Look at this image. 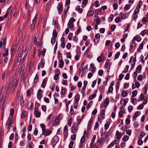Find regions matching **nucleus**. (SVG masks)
<instances>
[{"label":"nucleus","mask_w":148,"mask_h":148,"mask_svg":"<svg viewBox=\"0 0 148 148\" xmlns=\"http://www.w3.org/2000/svg\"><path fill=\"white\" fill-rule=\"evenodd\" d=\"M13 123L12 117H9L6 123L5 127L8 130H9L11 125Z\"/></svg>","instance_id":"1"},{"label":"nucleus","mask_w":148,"mask_h":148,"mask_svg":"<svg viewBox=\"0 0 148 148\" xmlns=\"http://www.w3.org/2000/svg\"><path fill=\"white\" fill-rule=\"evenodd\" d=\"M59 140V138L56 136H54L52 138L51 142L52 143V145L53 147H54Z\"/></svg>","instance_id":"2"},{"label":"nucleus","mask_w":148,"mask_h":148,"mask_svg":"<svg viewBox=\"0 0 148 148\" xmlns=\"http://www.w3.org/2000/svg\"><path fill=\"white\" fill-rule=\"evenodd\" d=\"M78 126H77L75 123H73L72 127V132L73 134H76L78 130Z\"/></svg>","instance_id":"3"},{"label":"nucleus","mask_w":148,"mask_h":148,"mask_svg":"<svg viewBox=\"0 0 148 148\" xmlns=\"http://www.w3.org/2000/svg\"><path fill=\"white\" fill-rule=\"evenodd\" d=\"M5 98H4L2 96L0 100V107H1L2 109L4 108L5 106Z\"/></svg>","instance_id":"4"},{"label":"nucleus","mask_w":148,"mask_h":148,"mask_svg":"<svg viewBox=\"0 0 148 148\" xmlns=\"http://www.w3.org/2000/svg\"><path fill=\"white\" fill-rule=\"evenodd\" d=\"M75 21V19H70V20L68 24V25L69 26V29H71L73 27V22Z\"/></svg>","instance_id":"5"},{"label":"nucleus","mask_w":148,"mask_h":148,"mask_svg":"<svg viewBox=\"0 0 148 148\" xmlns=\"http://www.w3.org/2000/svg\"><path fill=\"white\" fill-rule=\"evenodd\" d=\"M43 90L40 89L38 90L37 93V97L38 99L40 100L41 98L42 97V93Z\"/></svg>","instance_id":"6"},{"label":"nucleus","mask_w":148,"mask_h":148,"mask_svg":"<svg viewBox=\"0 0 148 148\" xmlns=\"http://www.w3.org/2000/svg\"><path fill=\"white\" fill-rule=\"evenodd\" d=\"M104 58L103 57V54L101 53V55L99 56L97 59V60L99 62H101L102 61H104L105 60Z\"/></svg>","instance_id":"7"},{"label":"nucleus","mask_w":148,"mask_h":148,"mask_svg":"<svg viewBox=\"0 0 148 148\" xmlns=\"http://www.w3.org/2000/svg\"><path fill=\"white\" fill-rule=\"evenodd\" d=\"M57 10L59 12V14H60L62 10V5L61 4H59L57 6Z\"/></svg>","instance_id":"8"},{"label":"nucleus","mask_w":148,"mask_h":148,"mask_svg":"<svg viewBox=\"0 0 148 148\" xmlns=\"http://www.w3.org/2000/svg\"><path fill=\"white\" fill-rule=\"evenodd\" d=\"M23 56V54L22 53H21L20 54H19L17 59V61L18 62H20L21 61H22V62H23V60L24 58V57L25 56V55L23 58H22Z\"/></svg>","instance_id":"9"},{"label":"nucleus","mask_w":148,"mask_h":148,"mask_svg":"<svg viewBox=\"0 0 148 148\" xmlns=\"http://www.w3.org/2000/svg\"><path fill=\"white\" fill-rule=\"evenodd\" d=\"M116 138L118 139V143H119V140L121 137L122 135L121 133L117 130L116 132Z\"/></svg>","instance_id":"10"},{"label":"nucleus","mask_w":148,"mask_h":148,"mask_svg":"<svg viewBox=\"0 0 148 148\" xmlns=\"http://www.w3.org/2000/svg\"><path fill=\"white\" fill-rule=\"evenodd\" d=\"M27 112L26 111H23L21 113V117L22 119H23L24 118L26 117L27 115Z\"/></svg>","instance_id":"11"},{"label":"nucleus","mask_w":148,"mask_h":148,"mask_svg":"<svg viewBox=\"0 0 148 148\" xmlns=\"http://www.w3.org/2000/svg\"><path fill=\"white\" fill-rule=\"evenodd\" d=\"M93 121V119L92 118H91L89 120L88 126V130L89 131L90 129L91 126L92 124V123Z\"/></svg>","instance_id":"12"},{"label":"nucleus","mask_w":148,"mask_h":148,"mask_svg":"<svg viewBox=\"0 0 148 148\" xmlns=\"http://www.w3.org/2000/svg\"><path fill=\"white\" fill-rule=\"evenodd\" d=\"M95 12H97L99 14L101 15L103 13L105 12V11L102 9L99 8L96 10Z\"/></svg>","instance_id":"13"},{"label":"nucleus","mask_w":148,"mask_h":148,"mask_svg":"<svg viewBox=\"0 0 148 148\" xmlns=\"http://www.w3.org/2000/svg\"><path fill=\"white\" fill-rule=\"evenodd\" d=\"M121 14V18L120 17H116L115 18H126L127 17V16H128V14H123L122 13Z\"/></svg>","instance_id":"14"},{"label":"nucleus","mask_w":148,"mask_h":148,"mask_svg":"<svg viewBox=\"0 0 148 148\" xmlns=\"http://www.w3.org/2000/svg\"><path fill=\"white\" fill-rule=\"evenodd\" d=\"M18 83V81L17 80H16L15 82H13L12 88L13 89V90L14 89V88L17 86Z\"/></svg>","instance_id":"15"},{"label":"nucleus","mask_w":148,"mask_h":148,"mask_svg":"<svg viewBox=\"0 0 148 148\" xmlns=\"http://www.w3.org/2000/svg\"><path fill=\"white\" fill-rule=\"evenodd\" d=\"M47 81V79L46 78H45L44 79L42 83V84L41 85V86L43 88H44L45 87V86L46 85V82Z\"/></svg>","instance_id":"16"},{"label":"nucleus","mask_w":148,"mask_h":148,"mask_svg":"<svg viewBox=\"0 0 148 148\" xmlns=\"http://www.w3.org/2000/svg\"><path fill=\"white\" fill-rule=\"evenodd\" d=\"M45 64V60L44 59H42L41 60V62L40 63V65L41 68H43Z\"/></svg>","instance_id":"17"},{"label":"nucleus","mask_w":148,"mask_h":148,"mask_svg":"<svg viewBox=\"0 0 148 148\" xmlns=\"http://www.w3.org/2000/svg\"><path fill=\"white\" fill-rule=\"evenodd\" d=\"M145 135V133L143 131H141L140 132V134L138 137V138L140 139H141Z\"/></svg>","instance_id":"18"},{"label":"nucleus","mask_w":148,"mask_h":148,"mask_svg":"<svg viewBox=\"0 0 148 148\" xmlns=\"http://www.w3.org/2000/svg\"><path fill=\"white\" fill-rule=\"evenodd\" d=\"M39 81V77L37 74H36L34 79V81L35 84L37 83Z\"/></svg>","instance_id":"19"},{"label":"nucleus","mask_w":148,"mask_h":148,"mask_svg":"<svg viewBox=\"0 0 148 148\" xmlns=\"http://www.w3.org/2000/svg\"><path fill=\"white\" fill-rule=\"evenodd\" d=\"M21 105L22 106H23L24 105L25 101L24 100L23 97L22 96L20 97V102Z\"/></svg>","instance_id":"20"},{"label":"nucleus","mask_w":148,"mask_h":148,"mask_svg":"<svg viewBox=\"0 0 148 148\" xmlns=\"http://www.w3.org/2000/svg\"><path fill=\"white\" fill-rule=\"evenodd\" d=\"M141 34L144 36L145 34L148 35V30L147 29H145L143 31L141 32Z\"/></svg>","instance_id":"21"},{"label":"nucleus","mask_w":148,"mask_h":148,"mask_svg":"<svg viewBox=\"0 0 148 148\" xmlns=\"http://www.w3.org/2000/svg\"><path fill=\"white\" fill-rule=\"evenodd\" d=\"M80 99V95L79 94H77L75 97V101H79Z\"/></svg>","instance_id":"22"},{"label":"nucleus","mask_w":148,"mask_h":148,"mask_svg":"<svg viewBox=\"0 0 148 148\" xmlns=\"http://www.w3.org/2000/svg\"><path fill=\"white\" fill-rule=\"evenodd\" d=\"M113 88L112 87L109 86L108 89V91L107 92V94H108L109 93L112 92L113 90Z\"/></svg>","instance_id":"23"},{"label":"nucleus","mask_w":148,"mask_h":148,"mask_svg":"<svg viewBox=\"0 0 148 148\" xmlns=\"http://www.w3.org/2000/svg\"><path fill=\"white\" fill-rule=\"evenodd\" d=\"M60 62L59 67L60 68H62L63 67L64 64V62L62 58L60 60Z\"/></svg>","instance_id":"24"},{"label":"nucleus","mask_w":148,"mask_h":148,"mask_svg":"<svg viewBox=\"0 0 148 148\" xmlns=\"http://www.w3.org/2000/svg\"><path fill=\"white\" fill-rule=\"evenodd\" d=\"M66 88L63 87L61 88V93L62 95H64L65 94Z\"/></svg>","instance_id":"25"},{"label":"nucleus","mask_w":148,"mask_h":148,"mask_svg":"<svg viewBox=\"0 0 148 148\" xmlns=\"http://www.w3.org/2000/svg\"><path fill=\"white\" fill-rule=\"evenodd\" d=\"M148 88V85L146 84L145 85L144 87V94L146 95L147 93V88Z\"/></svg>","instance_id":"26"},{"label":"nucleus","mask_w":148,"mask_h":148,"mask_svg":"<svg viewBox=\"0 0 148 148\" xmlns=\"http://www.w3.org/2000/svg\"><path fill=\"white\" fill-rule=\"evenodd\" d=\"M76 10L78 11V12L80 13H82L83 11V9L82 8H80V6H78L76 8Z\"/></svg>","instance_id":"27"},{"label":"nucleus","mask_w":148,"mask_h":148,"mask_svg":"<svg viewBox=\"0 0 148 148\" xmlns=\"http://www.w3.org/2000/svg\"><path fill=\"white\" fill-rule=\"evenodd\" d=\"M34 113L35 114L36 118H39L41 115V112L39 111L37 112Z\"/></svg>","instance_id":"28"},{"label":"nucleus","mask_w":148,"mask_h":148,"mask_svg":"<svg viewBox=\"0 0 148 148\" xmlns=\"http://www.w3.org/2000/svg\"><path fill=\"white\" fill-rule=\"evenodd\" d=\"M82 120V119L80 118V116H77V121H78V125H79V124L80 123Z\"/></svg>","instance_id":"29"},{"label":"nucleus","mask_w":148,"mask_h":148,"mask_svg":"<svg viewBox=\"0 0 148 148\" xmlns=\"http://www.w3.org/2000/svg\"><path fill=\"white\" fill-rule=\"evenodd\" d=\"M121 93L122 96L124 97H126L127 95V93L125 90L123 91Z\"/></svg>","instance_id":"30"},{"label":"nucleus","mask_w":148,"mask_h":148,"mask_svg":"<svg viewBox=\"0 0 148 148\" xmlns=\"http://www.w3.org/2000/svg\"><path fill=\"white\" fill-rule=\"evenodd\" d=\"M137 94V91L136 90H134L132 93V97H136Z\"/></svg>","instance_id":"31"},{"label":"nucleus","mask_w":148,"mask_h":148,"mask_svg":"<svg viewBox=\"0 0 148 148\" xmlns=\"http://www.w3.org/2000/svg\"><path fill=\"white\" fill-rule=\"evenodd\" d=\"M94 11L93 10L89 11L87 15V16H89L92 15L94 14Z\"/></svg>","instance_id":"32"},{"label":"nucleus","mask_w":148,"mask_h":148,"mask_svg":"<svg viewBox=\"0 0 148 148\" xmlns=\"http://www.w3.org/2000/svg\"><path fill=\"white\" fill-rule=\"evenodd\" d=\"M129 68V66L128 65H126L125 66V69L124 70L122 71L123 73H127L128 71Z\"/></svg>","instance_id":"33"},{"label":"nucleus","mask_w":148,"mask_h":148,"mask_svg":"<svg viewBox=\"0 0 148 148\" xmlns=\"http://www.w3.org/2000/svg\"><path fill=\"white\" fill-rule=\"evenodd\" d=\"M142 69V66L141 65H139L138 66L136 67V71L137 73H139V72L138 71V70L139 71V72Z\"/></svg>","instance_id":"34"},{"label":"nucleus","mask_w":148,"mask_h":148,"mask_svg":"<svg viewBox=\"0 0 148 148\" xmlns=\"http://www.w3.org/2000/svg\"><path fill=\"white\" fill-rule=\"evenodd\" d=\"M129 139V137L128 136H125L122 138V140L124 142L127 141Z\"/></svg>","instance_id":"35"},{"label":"nucleus","mask_w":148,"mask_h":148,"mask_svg":"<svg viewBox=\"0 0 148 148\" xmlns=\"http://www.w3.org/2000/svg\"><path fill=\"white\" fill-rule=\"evenodd\" d=\"M74 110L73 108V106H71L70 111L69 112V114L70 116H71L73 115V112Z\"/></svg>","instance_id":"36"},{"label":"nucleus","mask_w":148,"mask_h":148,"mask_svg":"<svg viewBox=\"0 0 148 148\" xmlns=\"http://www.w3.org/2000/svg\"><path fill=\"white\" fill-rule=\"evenodd\" d=\"M109 99L106 98L105 99L104 101V103L106 105V106L108 105L109 104Z\"/></svg>","instance_id":"37"},{"label":"nucleus","mask_w":148,"mask_h":148,"mask_svg":"<svg viewBox=\"0 0 148 148\" xmlns=\"http://www.w3.org/2000/svg\"><path fill=\"white\" fill-rule=\"evenodd\" d=\"M59 121L58 119H56L54 122V125L55 126H57L59 125Z\"/></svg>","instance_id":"38"},{"label":"nucleus","mask_w":148,"mask_h":148,"mask_svg":"<svg viewBox=\"0 0 148 148\" xmlns=\"http://www.w3.org/2000/svg\"><path fill=\"white\" fill-rule=\"evenodd\" d=\"M57 34H58L56 33V30L54 29L52 33L53 36L55 38H56L57 36Z\"/></svg>","instance_id":"39"},{"label":"nucleus","mask_w":148,"mask_h":148,"mask_svg":"<svg viewBox=\"0 0 148 148\" xmlns=\"http://www.w3.org/2000/svg\"><path fill=\"white\" fill-rule=\"evenodd\" d=\"M82 32V29L80 28H78L77 31L75 32V35H77Z\"/></svg>","instance_id":"40"},{"label":"nucleus","mask_w":148,"mask_h":148,"mask_svg":"<svg viewBox=\"0 0 148 148\" xmlns=\"http://www.w3.org/2000/svg\"><path fill=\"white\" fill-rule=\"evenodd\" d=\"M145 40H144L140 44V45L139 48L140 49H142L143 48V46L144 44L145 43V42L144 41Z\"/></svg>","instance_id":"41"},{"label":"nucleus","mask_w":148,"mask_h":148,"mask_svg":"<svg viewBox=\"0 0 148 148\" xmlns=\"http://www.w3.org/2000/svg\"><path fill=\"white\" fill-rule=\"evenodd\" d=\"M96 138V135H94L93 136V138L92 139V142H91V145L94 143L95 141Z\"/></svg>","instance_id":"42"},{"label":"nucleus","mask_w":148,"mask_h":148,"mask_svg":"<svg viewBox=\"0 0 148 148\" xmlns=\"http://www.w3.org/2000/svg\"><path fill=\"white\" fill-rule=\"evenodd\" d=\"M96 96V94H94L92 95L89 96V99L90 100H92Z\"/></svg>","instance_id":"43"},{"label":"nucleus","mask_w":148,"mask_h":148,"mask_svg":"<svg viewBox=\"0 0 148 148\" xmlns=\"http://www.w3.org/2000/svg\"><path fill=\"white\" fill-rule=\"evenodd\" d=\"M98 75L100 76H102L103 74V71L102 70H99L98 71Z\"/></svg>","instance_id":"44"},{"label":"nucleus","mask_w":148,"mask_h":148,"mask_svg":"<svg viewBox=\"0 0 148 148\" xmlns=\"http://www.w3.org/2000/svg\"><path fill=\"white\" fill-rule=\"evenodd\" d=\"M76 135L75 134H74L71 135V139L72 140H75L76 138Z\"/></svg>","instance_id":"45"},{"label":"nucleus","mask_w":148,"mask_h":148,"mask_svg":"<svg viewBox=\"0 0 148 148\" xmlns=\"http://www.w3.org/2000/svg\"><path fill=\"white\" fill-rule=\"evenodd\" d=\"M141 37L139 36H137L135 38V40H136L138 42H140L141 40Z\"/></svg>","instance_id":"46"},{"label":"nucleus","mask_w":148,"mask_h":148,"mask_svg":"<svg viewBox=\"0 0 148 148\" xmlns=\"http://www.w3.org/2000/svg\"><path fill=\"white\" fill-rule=\"evenodd\" d=\"M143 106H144L143 105V104H141L139 105L137 107V109L138 110H141L143 108Z\"/></svg>","instance_id":"47"},{"label":"nucleus","mask_w":148,"mask_h":148,"mask_svg":"<svg viewBox=\"0 0 148 148\" xmlns=\"http://www.w3.org/2000/svg\"><path fill=\"white\" fill-rule=\"evenodd\" d=\"M134 97H132L131 98V102L132 103L134 104H134V101H135V102L137 101V99L135 98H133Z\"/></svg>","instance_id":"48"},{"label":"nucleus","mask_w":148,"mask_h":148,"mask_svg":"<svg viewBox=\"0 0 148 148\" xmlns=\"http://www.w3.org/2000/svg\"><path fill=\"white\" fill-rule=\"evenodd\" d=\"M120 54V52H117L115 55V57H114V59H117L119 57Z\"/></svg>","instance_id":"49"},{"label":"nucleus","mask_w":148,"mask_h":148,"mask_svg":"<svg viewBox=\"0 0 148 148\" xmlns=\"http://www.w3.org/2000/svg\"><path fill=\"white\" fill-rule=\"evenodd\" d=\"M73 36V34L72 33H70L68 36V38L70 40H71L72 39V37Z\"/></svg>","instance_id":"50"},{"label":"nucleus","mask_w":148,"mask_h":148,"mask_svg":"<svg viewBox=\"0 0 148 148\" xmlns=\"http://www.w3.org/2000/svg\"><path fill=\"white\" fill-rule=\"evenodd\" d=\"M143 2L142 1H139V3L138 5L137 6V8H138V9H139L141 5H142Z\"/></svg>","instance_id":"51"},{"label":"nucleus","mask_w":148,"mask_h":148,"mask_svg":"<svg viewBox=\"0 0 148 148\" xmlns=\"http://www.w3.org/2000/svg\"><path fill=\"white\" fill-rule=\"evenodd\" d=\"M85 140V137L84 136H83L82 137L80 140V143H84Z\"/></svg>","instance_id":"52"},{"label":"nucleus","mask_w":148,"mask_h":148,"mask_svg":"<svg viewBox=\"0 0 148 148\" xmlns=\"http://www.w3.org/2000/svg\"><path fill=\"white\" fill-rule=\"evenodd\" d=\"M123 111L122 110H121L119 112V117L121 118L123 116Z\"/></svg>","instance_id":"53"},{"label":"nucleus","mask_w":148,"mask_h":148,"mask_svg":"<svg viewBox=\"0 0 148 148\" xmlns=\"http://www.w3.org/2000/svg\"><path fill=\"white\" fill-rule=\"evenodd\" d=\"M116 27V26L114 25H112L111 27V30L112 32L114 30Z\"/></svg>","instance_id":"54"},{"label":"nucleus","mask_w":148,"mask_h":148,"mask_svg":"<svg viewBox=\"0 0 148 148\" xmlns=\"http://www.w3.org/2000/svg\"><path fill=\"white\" fill-rule=\"evenodd\" d=\"M73 144V142L72 141H71L69 145V148H72Z\"/></svg>","instance_id":"55"},{"label":"nucleus","mask_w":148,"mask_h":148,"mask_svg":"<svg viewBox=\"0 0 148 148\" xmlns=\"http://www.w3.org/2000/svg\"><path fill=\"white\" fill-rule=\"evenodd\" d=\"M66 56L67 58H71V55L69 52L66 53Z\"/></svg>","instance_id":"56"},{"label":"nucleus","mask_w":148,"mask_h":148,"mask_svg":"<svg viewBox=\"0 0 148 148\" xmlns=\"http://www.w3.org/2000/svg\"><path fill=\"white\" fill-rule=\"evenodd\" d=\"M128 111L130 112L133 110L132 106H129L128 108Z\"/></svg>","instance_id":"57"},{"label":"nucleus","mask_w":148,"mask_h":148,"mask_svg":"<svg viewBox=\"0 0 148 148\" xmlns=\"http://www.w3.org/2000/svg\"><path fill=\"white\" fill-rule=\"evenodd\" d=\"M118 5L117 3H115L113 5V8L114 10H116L118 8Z\"/></svg>","instance_id":"58"},{"label":"nucleus","mask_w":148,"mask_h":148,"mask_svg":"<svg viewBox=\"0 0 148 148\" xmlns=\"http://www.w3.org/2000/svg\"><path fill=\"white\" fill-rule=\"evenodd\" d=\"M125 123L126 124L128 125L130 123V120L129 118H127L125 120Z\"/></svg>","instance_id":"59"},{"label":"nucleus","mask_w":148,"mask_h":148,"mask_svg":"<svg viewBox=\"0 0 148 148\" xmlns=\"http://www.w3.org/2000/svg\"><path fill=\"white\" fill-rule=\"evenodd\" d=\"M130 5L127 4L125 5V7H124V9L125 10H128L130 8Z\"/></svg>","instance_id":"60"},{"label":"nucleus","mask_w":148,"mask_h":148,"mask_svg":"<svg viewBox=\"0 0 148 148\" xmlns=\"http://www.w3.org/2000/svg\"><path fill=\"white\" fill-rule=\"evenodd\" d=\"M92 101H91L89 102L88 105L87 106V108L88 109H89L90 108V106L92 105Z\"/></svg>","instance_id":"61"},{"label":"nucleus","mask_w":148,"mask_h":148,"mask_svg":"<svg viewBox=\"0 0 148 148\" xmlns=\"http://www.w3.org/2000/svg\"><path fill=\"white\" fill-rule=\"evenodd\" d=\"M143 143V141L142 140H139L138 141V145H142Z\"/></svg>","instance_id":"62"},{"label":"nucleus","mask_w":148,"mask_h":148,"mask_svg":"<svg viewBox=\"0 0 148 148\" xmlns=\"http://www.w3.org/2000/svg\"><path fill=\"white\" fill-rule=\"evenodd\" d=\"M120 43L119 42H118L117 43H116L115 45V47L117 49H118L119 48V47H120Z\"/></svg>","instance_id":"63"},{"label":"nucleus","mask_w":148,"mask_h":148,"mask_svg":"<svg viewBox=\"0 0 148 148\" xmlns=\"http://www.w3.org/2000/svg\"><path fill=\"white\" fill-rule=\"evenodd\" d=\"M135 86L136 87L138 88L140 86V84L138 82H135Z\"/></svg>","instance_id":"64"}]
</instances>
